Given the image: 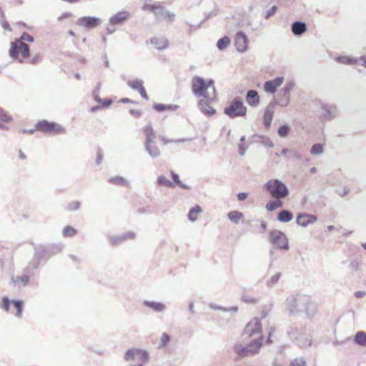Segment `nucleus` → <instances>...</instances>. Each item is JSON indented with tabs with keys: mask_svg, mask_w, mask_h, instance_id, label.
I'll list each match as a JSON object with an SVG mask.
<instances>
[{
	"mask_svg": "<svg viewBox=\"0 0 366 366\" xmlns=\"http://www.w3.org/2000/svg\"><path fill=\"white\" fill-rule=\"evenodd\" d=\"M242 335L245 339L249 340V342L244 347L241 345H236L234 347L235 353L240 357L257 354L264 340L260 320L257 317L252 318L246 325Z\"/></svg>",
	"mask_w": 366,
	"mask_h": 366,
	"instance_id": "nucleus-1",
	"label": "nucleus"
},
{
	"mask_svg": "<svg viewBox=\"0 0 366 366\" xmlns=\"http://www.w3.org/2000/svg\"><path fill=\"white\" fill-rule=\"evenodd\" d=\"M192 89L194 94L201 99L215 100L217 99L216 89L212 80H204L202 77L195 76L192 81Z\"/></svg>",
	"mask_w": 366,
	"mask_h": 366,
	"instance_id": "nucleus-2",
	"label": "nucleus"
},
{
	"mask_svg": "<svg viewBox=\"0 0 366 366\" xmlns=\"http://www.w3.org/2000/svg\"><path fill=\"white\" fill-rule=\"evenodd\" d=\"M24 41L33 42L34 38L30 34L24 32L19 39L11 42L9 49L10 56L19 62H23L29 56V46L24 43Z\"/></svg>",
	"mask_w": 366,
	"mask_h": 366,
	"instance_id": "nucleus-3",
	"label": "nucleus"
},
{
	"mask_svg": "<svg viewBox=\"0 0 366 366\" xmlns=\"http://www.w3.org/2000/svg\"><path fill=\"white\" fill-rule=\"evenodd\" d=\"M36 130L49 134H60L65 132V129L59 124L47 120H41L36 124Z\"/></svg>",
	"mask_w": 366,
	"mask_h": 366,
	"instance_id": "nucleus-4",
	"label": "nucleus"
},
{
	"mask_svg": "<svg viewBox=\"0 0 366 366\" xmlns=\"http://www.w3.org/2000/svg\"><path fill=\"white\" fill-rule=\"evenodd\" d=\"M265 187L272 197L276 199L285 198L289 193L285 184L277 179H272L269 181L266 184Z\"/></svg>",
	"mask_w": 366,
	"mask_h": 366,
	"instance_id": "nucleus-5",
	"label": "nucleus"
},
{
	"mask_svg": "<svg viewBox=\"0 0 366 366\" xmlns=\"http://www.w3.org/2000/svg\"><path fill=\"white\" fill-rule=\"evenodd\" d=\"M124 359L132 362L131 366H142L148 360V354L142 350L132 349L126 352Z\"/></svg>",
	"mask_w": 366,
	"mask_h": 366,
	"instance_id": "nucleus-6",
	"label": "nucleus"
},
{
	"mask_svg": "<svg viewBox=\"0 0 366 366\" xmlns=\"http://www.w3.org/2000/svg\"><path fill=\"white\" fill-rule=\"evenodd\" d=\"M246 112L247 108L242 102L237 99H234L231 104L224 109V113L230 117L244 116Z\"/></svg>",
	"mask_w": 366,
	"mask_h": 366,
	"instance_id": "nucleus-7",
	"label": "nucleus"
},
{
	"mask_svg": "<svg viewBox=\"0 0 366 366\" xmlns=\"http://www.w3.org/2000/svg\"><path fill=\"white\" fill-rule=\"evenodd\" d=\"M270 242L277 248L288 249V242L286 236L280 231L274 230L269 232Z\"/></svg>",
	"mask_w": 366,
	"mask_h": 366,
	"instance_id": "nucleus-8",
	"label": "nucleus"
},
{
	"mask_svg": "<svg viewBox=\"0 0 366 366\" xmlns=\"http://www.w3.org/2000/svg\"><path fill=\"white\" fill-rule=\"evenodd\" d=\"M102 21L100 19L93 16H83L79 18L76 24L81 27L86 29H94L100 25Z\"/></svg>",
	"mask_w": 366,
	"mask_h": 366,
	"instance_id": "nucleus-9",
	"label": "nucleus"
},
{
	"mask_svg": "<svg viewBox=\"0 0 366 366\" xmlns=\"http://www.w3.org/2000/svg\"><path fill=\"white\" fill-rule=\"evenodd\" d=\"M248 39L247 36L242 31H239L235 37V46L239 51H245L248 47Z\"/></svg>",
	"mask_w": 366,
	"mask_h": 366,
	"instance_id": "nucleus-10",
	"label": "nucleus"
},
{
	"mask_svg": "<svg viewBox=\"0 0 366 366\" xmlns=\"http://www.w3.org/2000/svg\"><path fill=\"white\" fill-rule=\"evenodd\" d=\"M283 83L282 77H277L272 81H266L264 85V89L268 93H274L278 87Z\"/></svg>",
	"mask_w": 366,
	"mask_h": 366,
	"instance_id": "nucleus-11",
	"label": "nucleus"
},
{
	"mask_svg": "<svg viewBox=\"0 0 366 366\" xmlns=\"http://www.w3.org/2000/svg\"><path fill=\"white\" fill-rule=\"evenodd\" d=\"M317 221V217L313 214H300L297 217V223L302 227H307Z\"/></svg>",
	"mask_w": 366,
	"mask_h": 366,
	"instance_id": "nucleus-12",
	"label": "nucleus"
},
{
	"mask_svg": "<svg viewBox=\"0 0 366 366\" xmlns=\"http://www.w3.org/2000/svg\"><path fill=\"white\" fill-rule=\"evenodd\" d=\"M128 85L133 89L137 90L142 98L149 99V97L147 94L145 89L143 86V82L140 80H130L127 82Z\"/></svg>",
	"mask_w": 366,
	"mask_h": 366,
	"instance_id": "nucleus-13",
	"label": "nucleus"
},
{
	"mask_svg": "<svg viewBox=\"0 0 366 366\" xmlns=\"http://www.w3.org/2000/svg\"><path fill=\"white\" fill-rule=\"evenodd\" d=\"M214 101V100L207 99V98L201 99L199 101V106L201 111L203 113L208 114V115H212V114H214L215 110L210 105Z\"/></svg>",
	"mask_w": 366,
	"mask_h": 366,
	"instance_id": "nucleus-14",
	"label": "nucleus"
},
{
	"mask_svg": "<svg viewBox=\"0 0 366 366\" xmlns=\"http://www.w3.org/2000/svg\"><path fill=\"white\" fill-rule=\"evenodd\" d=\"M247 103L253 107H256L259 104L260 97L255 90H249L246 95Z\"/></svg>",
	"mask_w": 366,
	"mask_h": 366,
	"instance_id": "nucleus-15",
	"label": "nucleus"
},
{
	"mask_svg": "<svg viewBox=\"0 0 366 366\" xmlns=\"http://www.w3.org/2000/svg\"><path fill=\"white\" fill-rule=\"evenodd\" d=\"M129 16V14L127 11H119L110 19V23L112 25L121 24L124 22L125 20H127Z\"/></svg>",
	"mask_w": 366,
	"mask_h": 366,
	"instance_id": "nucleus-16",
	"label": "nucleus"
},
{
	"mask_svg": "<svg viewBox=\"0 0 366 366\" xmlns=\"http://www.w3.org/2000/svg\"><path fill=\"white\" fill-rule=\"evenodd\" d=\"M274 115V108L273 107L269 106L267 107L264 112L263 120L264 124L266 128H269L271 125L272 118Z\"/></svg>",
	"mask_w": 366,
	"mask_h": 366,
	"instance_id": "nucleus-17",
	"label": "nucleus"
},
{
	"mask_svg": "<svg viewBox=\"0 0 366 366\" xmlns=\"http://www.w3.org/2000/svg\"><path fill=\"white\" fill-rule=\"evenodd\" d=\"M151 42L158 49H164L169 46L168 41L164 37H154L151 39Z\"/></svg>",
	"mask_w": 366,
	"mask_h": 366,
	"instance_id": "nucleus-18",
	"label": "nucleus"
},
{
	"mask_svg": "<svg viewBox=\"0 0 366 366\" xmlns=\"http://www.w3.org/2000/svg\"><path fill=\"white\" fill-rule=\"evenodd\" d=\"M307 30L306 24L302 22L296 21L292 26V31L295 35H301Z\"/></svg>",
	"mask_w": 366,
	"mask_h": 366,
	"instance_id": "nucleus-19",
	"label": "nucleus"
},
{
	"mask_svg": "<svg viewBox=\"0 0 366 366\" xmlns=\"http://www.w3.org/2000/svg\"><path fill=\"white\" fill-rule=\"evenodd\" d=\"M143 9L145 11H152L157 15L162 14L163 11V7L160 4H146L144 6Z\"/></svg>",
	"mask_w": 366,
	"mask_h": 366,
	"instance_id": "nucleus-20",
	"label": "nucleus"
},
{
	"mask_svg": "<svg viewBox=\"0 0 366 366\" xmlns=\"http://www.w3.org/2000/svg\"><path fill=\"white\" fill-rule=\"evenodd\" d=\"M146 148L151 156L157 157L160 154L159 149L155 145L154 141L146 142Z\"/></svg>",
	"mask_w": 366,
	"mask_h": 366,
	"instance_id": "nucleus-21",
	"label": "nucleus"
},
{
	"mask_svg": "<svg viewBox=\"0 0 366 366\" xmlns=\"http://www.w3.org/2000/svg\"><path fill=\"white\" fill-rule=\"evenodd\" d=\"M202 209L199 205H196L192 208L188 214V218L190 221H195L197 219L199 214L201 213Z\"/></svg>",
	"mask_w": 366,
	"mask_h": 366,
	"instance_id": "nucleus-22",
	"label": "nucleus"
},
{
	"mask_svg": "<svg viewBox=\"0 0 366 366\" xmlns=\"http://www.w3.org/2000/svg\"><path fill=\"white\" fill-rule=\"evenodd\" d=\"M292 217L293 215L291 212L287 210H283L279 213L277 219L282 222H288L292 219Z\"/></svg>",
	"mask_w": 366,
	"mask_h": 366,
	"instance_id": "nucleus-23",
	"label": "nucleus"
},
{
	"mask_svg": "<svg viewBox=\"0 0 366 366\" xmlns=\"http://www.w3.org/2000/svg\"><path fill=\"white\" fill-rule=\"evenodd\" d=\"M143 132L146 136V142H152L155 138V133L151 126L143 128Z\"/></svg>",
	"mask_w": 366,
	"mask_h": 366,
	"instance_id": "nucleus-24",
	"label": "nucleus"
},
{
	"mask_svg": "<svg viewBox=\"0 0 366 366\" xmlns=\"http://www.w3.org/2000/svg\"><path fill=\"white\" fill-rule=\"evenodd\" d=\"M355 342L361 346H366V332L360 331L357 332L355 336Z\"/></svg>",
	"mask_w": 366,
	"mask_h": 366,
	"instance_id": "nucleus-25",
	"label": "nucleus"
},
{
	"mask_svg": "<svg viewBox=\"0 0 366 366\" xmlns=\"http://www.w3.org/2000/svg\"><path fill=\"white\" fill-rule=\"evenodd\" d=\"M228 218L231 222L237 224L243 218V214L238 211H232L228 213Z\"/></svg>",
	"mask_w": 366,
	"mask_h": 366,
	"instance_id": "nucleus-26",
	"label": "nucleus"
},
{
	"mask_svg": "<svg viewBox=\"0 0 366 366\" xmlns=\"http://www.w3.org/2000/svg\"><path fill=\"white\" fill-rule=\"evenodd\" d=\"M153 108L157 112H160L167 110H174L177 108V107L172 106L171 104H155L153 105Z\"/></svg>",
	"mask_w": 366,
	"mask_h": 366,
	"instance_id": "nucleus-27",
	"label": "nucleus"
},
{
	"mask_svg": "<svg viewBox=\"0 0 366 366\" xmlns=\"http://www.w3.org/2000/svg\"><path fill=\"white\" fill-rule=\"evenodd\" d=\"M282 207V202L280 199L276 200L270 201L266 204V209L269 211L275 210L277 208Z\"/></svg>",
	"mask_w": 366,
	"mask_h": 366,
	"instance_id": "nucleus-28",
	"label": "nucleus"
},
{
	"mask_svg": "<svg viewBox=\"0 0 366 366\" xmlns=\"http://www.w3.org/2000/svg\"><path fill=\"white\" fill-rule=\"evenodd\" d=\"M145 305L157 312L162 311L165 307L163 304L155 302H145Z\"/></svg>",
	"mask_w": 366,
	"mask_h": 366,
	"instance_id": "nucleus-29",
	"label": "nucleus"
},
{
	"mask_svg": "<svg viewBox=\"0 0 366 366\" xmlns=\"http://www.w3.org/2000/svg\"><path fill=\"white\" fill-rule=\"evenodd\" d=\"M62 232L64 237H68L74 236L77 233V231L75 228H74L71 226H66L64 228Z\"/></svg>",
	"mask_w": 366,
	"mask_h": 366,
	"instance_id": "nucleus-30",
	"label": "nucleus"
},
{
	"mask_svg": "<svg viewBox=\"0 0 366 366\" xmlns=\"http://www.w3.org/2000/svg\"><path fill=\"white\" fill-rule=\"evenodd\" d=\"M230 44V39L227 36H224L217 41V47L220 50L224 49Z\"/></svg>",
	"mask_w": 366,
	"mask_h": 366,
	"instance_id": "nucleus-31",
	"label": "nucleus"
},
{
	"mask_svg": "<svg viewBox=\"0 0 366 366\" xmlns=\"http://www.w3.org/2000/svg\"><path fill=\"white\" fill-rule=\"evenodd\" d=\"M337 61L344 64H354L357 61L355 59L346 56L337 57Z\"/></svg>",
	"mask_w": 366,
	"mask_h": 366,
	"instance_id": "nucleus-32",
	"label": "nucleus"
},
{
	"mask_svg": "<svg viewBox=\"0 0 366 366\" xmlns=\"http://www.w3.org/2000/svg\"><path fill=\"white\" fill-rule=\"evenodd\" d=\"M109 182L113 184H115L117 185H121V186H127L128 185V182L124 178H122L121 177H116L112 178L109 180Z\"/></svg>",
	"mask_w": 366,
	"mask_h": 366,
	"instance_id": "nucleus-33",
	"label": "nucleus"
},
{
	"mask_svg": "<svg viewBox=\"0 0 366 366\" xmlns=\"http://www.w3.org/2000/svg\"><path fill=\"white\" fill-rule=\"evenodd\" d=\"M158 183L160 185L165 186V187H174V184L164 176H160L158 177Z\"/></svg>",
	"mask_w": 366,
	"mask_h": 366,
	"instance_id": "nucleus-34",
	"label": "nucleus"
},
{
	"mask_svg": "<svg viewBox=\"0 0 366 366\" xmlns=\"http://www.w3.org/2000/svg\"><path fill=\"white\" fill-rule=\"evenodd\" d=\"M29 281V277L28 275H24L21 277H16L14 280V282L15 284H22L23 285H26Z\"/></svg>",
	"mask_w": 366,
	"mask_h": 366,
	"instance_id": "nucleus-35",
	"label": "nucleus"
},
{
	"mask_svg": "<svg viewBox=\"0 0 366 366\" xmlns=\"http://www.w3.org/2000/svg\"><path fill=\"white\" fill-rule=\"evenodd\" d=\"M323 152V147L320 144H314L311 149V154L313 155L320 154Z\"/></svg>",
	"mask_w": 366,
	"mask_h": 366,
	"instance_id": "nucleus-36",
	"label": "nucleus"
},
{
	"mask_svg": "<svg viewBox=\"0 0 366 366\" xmlns=\"http://www.w3.org/2000/svg\"><path fill=\"white\" fill-rule=\"evenodd\" d=\"M80 208V202L78 201H72L67 205V209L70 212H74Z\"/></svg>",
	"mask_w": 366,
	"mask_h": 366,
	"instance_id": "nucleus-37",
	"label": "nucleus"
},
{
	"mask_svg": "<svg viewBox=\"0 0 366 366\" xmlns=\"http://www.w3.org/2000/svg\"><path fill=\"white\" fill-rule=\"evenodd\" d=\"M13 304L16 309V315L18 317H21L22 312V302L21 301H14Z\"/></svg>",
	"mask_w": 366,
	"mask_h": 366,
	"instance_id": "nucleus-38",
	"label": "nucleus"
},
{
	"mask_svg": "<svg viewBox=\"0 0 366 366\" xmlns=\"http://www.w3.org/2000/svg\"><path fill=\"white\" fill-rule=\"evenodd\" d=\"M289 127L287 126H282L278 129V134L280 137H285L288 134Z\"/></svg>",
	"mask_w": 366,
	"mask_h": 366,
	"instance_id": "nucleus-39",
	"label": "nucleus"
},
{
	"mask_svg": "<svg viewBox=\"0 0 366 366\" xmlns=\"http://www.w3.org/2000/svg\"><path fill=\"white\" fill-rule=\"evenodd\" d=\"M169 336L167 333H163L161 337V347H165L167 344L169 342Z\"/></svg>",
	"mask_w": 366,
	"mask_h": 366,
	"instance_id": "nucleus-40",
	"label": "nucleus"
},
{
	"mask_svg": "<svg viewBox=\"0 0 366 366\" xmlns=\"http://www.w3.org/2000/svg\"><path fill=\"white\" fill-rule=\"evenodd\" d=\"M160 140L162 141V142L164 144H169V143H179V142H183L184 140L182 139H167L166 137H162L160 138Z\"/></svg>",
	"mask_w": 366,
	"mask_h": 366,
	"instance_id": "nucleus-41",
	"label": "nucleus"
},
{
	"mask_svg": "<svg viewBox=\"0 0 366 366\" xmlns=\"http://www.w3.org/2000/svg\"><path fill=\"white\" fill-rule=\"evenodd\" d=\"M259 227L257 229V232L259 233H263L267 230V223L264 220L259 222Z\"/></svg>",
	"mask_w": 366,
	"mask_h": 366,
	"instance_id": "nucleus-42",
	"label": "nucleus"
},
{
	"mask_svg": "<svg viewBox=\"0 0 366 366\" xmlns=\"http://www.w3.org/2000/svg\"><path fill=\"white\" fill-rule=\"evenodd\" d=\"M10 303L11 302L7 297H4L2 300L1 307L8 312L9 310Z\"/></svg>",
	"mask_w": 366,
	"mask_h": 366,
	"instance_id": "nucleus-43",
	"label": "nucleus"
},
{
	"mask_svg": "<svg viewBox=\"0 0 366 366\" xmlns=\"http://www.w3.org/2000/svg\"><path fill=\"white\" fill-rule=\"evenodd\" d=\"M292 366H306V363L304 360L299 358L295 359L292 362Z\"/></svg>",
	"mask_w": 366,
	"mask_h": 366,
	"instance_id": "nucleus-44",
	"label": "nucleus"
},
{
	"mask_svg": "<svg viewBox=\"0 0 366 366\" xmlns=\"http://www.w3.org/2000/svg\"><path fill=\"white\" fill-rule=\"evenodd\" d=\"M171 174H172V179H173L174 182L177 184H178V185L181 186V187H183V188H186V187H184V186L182 184V182H181V181H180V179H179V176H178L177 174H175V173H174V172H171Z\"/></svg>",
	"mask_w": 366,
	"mask_h": 366,
	"instance_id": "nucleus-45",
	"label": "nucleus"
},
{
	"mask_svg": "<svg viewBox=\"0 0 366 366\" xmlns=\"http://www.w3.org/2000/svg\"><path fill=\"white\" fill-rule=\"evenodd\" d=\"M274 332H275V328L272 327L269 330L268 337L267 340V342L268 344H271L272 342V336L274 333Z\"/></svg>",
	"mask_w": 366,
	"mask_h": 366,
	"instance_id": "nucleus-46",
	"label": "nucleus"
},
{
	"mask_svg": "<svg viewBox=\"0 0 366 366\" xmlns=\"http://www.w3.org/2000/svg\"><path fill=\"white\" fill-rule=\"evenodd\" d=\"M277 11V6H273L267 13L266 18H269V16H272Z\"/></svg>",
	"mask_w": 366,
	"mask_h": 366,
	"instance_id": "nucleus-47",
	"label": "nucleus"
},
{
	"mask_svg": "<svg viewBox=\"0 0 366 366\" xmlns=\"http://www.w3.org/2000/svg\"><path fill=\"white\" fill-rule=\"evenodd\" d=\"M280 277V273H277L276 274L273 275L270 280L272 284L276 283Z\"/></svg>",
	"mask_w": 366,
	"mask_h": 366,
	"instance_id": "nucleus-48",
	"label": "nucleus"
},
{
	"mask_svg": "<svg viewBox=\"0 0 366 366\" xmlns=\"http://www.w3.org/2000/svg\"><path fill=\"white\" fill-rule=\"evenodd\" d=\"M40 61H41V57L39 55H36L31 59L30 62L34 64H36V63L39 62Z\"/></svg>",
	"mask_w": 366,
	"mask_h": 366,
	"instance_id": "nucleus-49",
	"label": "nucleus"
},
{
	"mask_svg": "<svg viewBox=\"0 0 366 366\" xmlns=\"http://www.w3.org/2000/svg\"><path fill=\"white\" fill-rule=\"evenodd\" d=\"M247 197V193H239L238 195H237V197H238V199L239 201H243Z\"/></svg>",
	"mask_w": 366,
	"mask_h": 366,
	"instance_id": "nucleus-50",
	"label": "nucleus"
},
{
	"mask_svg": "<svg viewBox=\"0 0 366 366\" xmlns=\"http://www.w3.org/2000/svg\"><path fill=\"white\" fill-rule=\"evenodd\" d=\"M71 16V14L70 13H65V14H63L61 16H60L59 17V20L61 21L64 19H66V18H69Z\"/></svg>",
	"mask_w": 366,
	"mask_h": 366,
	"instance_id": "nucleus-51",
	"label": "nucleus"
},
{
	"mask_svg": "<svg viewBox=\"0 0 366 366\" xmlns=\"http://www.w3.org/2000/svg\"><path fill=\"white\" fill-rule=\"evenodd\" d=\"M365 295V293L362 291H358L355 293V297L357 298H361V297H364Z\"/></svg>",
	"mask_w": 366,
	"mask_h": 366,
	"instance_id": "nucleus-52",
	"label": "nucleus"
},
{
	"mask_svg": "<svg viewBox=\"0 0 366 366\" xmlns=\"http://www.w3.org/2000/svg\"><path fill=\"white\" fill-rule=\"evenodd\" d=\"M2 26L6 30H11L10 25H9V24L8 22H6V21L4 22L2 24Z\"/></svg>",
	"mask_w": 366,
	"mask_h": 366,
	"instance_id": "nucleus-53",
	"label": "nucleus"
},
{
	"mask_svg": "<svg viewBox=\"0 0 366 366\" xmlns=\"http://www.w3.org/2000/svg\"><path fill=\"white\" fill-rule=\"evenodd\" d=\"M36 131V127H35L34 129H29V130H28V131H26V130H23V131H22V133H23V134L28 133V134H34Z\"/></svg>",
	"mask_w": 366,
	"mask_h": 366,
	"instance_id": "nucleus-54",
	"label": "nucleus"
},
{
	"mask_svg": "<svg viewBox=\"0 0 366 366\" xmlns=\"http://www.w3.org/2000/svg\"><path fill=\"white\" fill-rule=\"evenodd\" d=\"M134 233H128L127 234H125L124 236V239H127V238H129V239H134Z\"/></svg>",
	"mask_w": 366,
	"mask_h": 366,
	"instance_id": "nucleus-55",
	"label": "nucleus"
},
{
	"mask_svg": "<svg viewBox=\"0 0 366 366\" xmlns=\"http://www.w3.org/2000/svg\"><path fill=\"white\" fill-rule=\"evenodd\" d=\"M112 101L111 100H105L103 103L104 107H108L111 104Z\"/></svg>",
	"mask_w": 366,
	"mask_h": 366,
	"instance_id": "nucleus-56",
	"label": "nucleus"
},
{
	"mask_svg": "<svg viewBox=\"0 0 366 366\" xmlns=\"http://www.w3.org/2000/svg\"><path fill=\"white\" fill-rule=\"evenodd\" d=\"M121 102H123V103H129L131 102V100L128 98H124V99H122L120 100Z\"/></svg>",
	"mask_w": 366,
	"mask_h": 366,
	"instance_id": "nucleus-57",
	"label": "nucleus"
},
{
	"mask_svg": "<svg viewBox=\"0 0 366 366\" xmlns=\"http://www.w3.org/2000/svg\"><path fill=\"white\" fill-rule=\"evenodd\" d=\"M317 172V169L315 167H312L310 169L311 173H315Z\"/></svg>",
	"mask_w": 366,
	"mask_h": 366,
	"instance_id": "nucleus-58",
	"label": "nucleus"
},
{
	"mask_svg": "<svg viewBox=\"0 0 366 366\" xmlns=\"http://www.w3.org/2000/svg\"><path fill=\"white\" fill-rule=\"evenodd\" d=\"M333 229H334V227H333V226H332V225H330V226H328V227H327V229H328L329 231H331V230H332Z\"/></svg>",
	"mask_w": 366,
	"mask_h": 366,
	"instance_id": "nucleus-59",
	"label": "nucleus"
},
{
	"mask_svg": "<svg viewBox=\"0 0 366 366\" xmlns=\"http://www.w3.org/2000/svg\"><path fill=\"white\" fill-rule=\"evenodd\" d=\"M69 34L71 36H75L74 33L72 31H69Z\"/></svg>",
	"mask_w": 366,
	"mask_h": 366,
	"instance_id": "nucleus-60",
	"label": "nucleus"
},
{
	"mask_svg": "<svg viewBox=\"0 0 366 366\" xmlns=\"http://www.w3.org/2000/svg\"><path fill=\"white\" fill-rule=\"evenodd\" d=\"M248 302H252V303H254V302H256V300L252 299V300H248Z\"/></svg>",
	"mask_w": 366,
	"mask_h": 366,
	"instance_id": "nucleus-61",
	"label": "nucleus"
},
{
	"mask_svg": "<svg viewBox=\"0 0 366 366\" xmlns=\"http://www.w3.org/2000/svg\"><path fill=\"white\" fill-rule=\"evenodd\" d=\"M20 157H21V158H24L25 157V156L21 152L20 153Z\"/></svg>",
	"mask_w": 366,
	"mask_h": 366,
	"instance_id": "nucleus-62",
	"label": "nucleus"
},
{
	"mask_svg": "<svg viewBox=\"0 0 366 366\" xmlns=\"http://www.w3.org/2000/svg\"><path fill=\"white\" fill-rule=\"evenodd\" d=\"M363 65L366 67V60L364 61Z\"/></svg>",
	"mask_w": 366,
	"mask_h": 366,
	"instance_id": "nucleus-63",
	"label": "nucleus"
},
{
	"mask_svg": "<svg viewBox=\"0 0 366 366\" xmlns=\"http://www.w3.org/2000/svg\"><path fill=\"white\" fill-rule=\"evenodd\" d=\"M364 248L366 249V244L364 245Z\"/></svg>",
	"mask_w": 366,
	"mask_h": 366,
	"instance_id": "nucleus-64",
	"label": "nucleus"
}]
</instances>
